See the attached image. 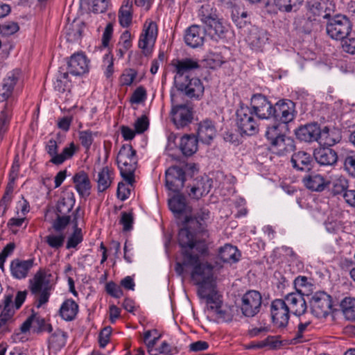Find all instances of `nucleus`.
Wrapping results in <instances>:
<instances>
[{"instance_id":"1","label":"nucleus","mask_w":355,"mask_h":355,"mask_svg":"<svg viewBox=\"0 0 355 355\" xmlns=\"http://www.w3.org/2000/svg\"><path fill=\"white\" fill-rule=\"evenodd\" d=\"M178 243L182 248V259L175 264L176 273L182 277L190 272L191 279L198 288L214 284V268L202 258L208 254V245L204 240H194L189 231H179Z\"/></svg>"},{"instance_id":"2","label":"nucleus","mask_w":355,"mask_h":355,"mask_svg":"<svg viewBox=\"0 0 355 355\" xmlns=\"http://www.w3.org/2000/svg\"><path fill=\"white\" fill-rule=\"evenodd\" d=\"M136 150L130 144L123 145L117 155L116 163L123 180L131 186L135 182V171L137 166Z\"/></svg>"},{"instance_id":"3","label":"nucleus","mask_w":355,"mask_h":355,"mask_svg":"<svg viewBox=\"0 0 355 355\" xmlns=\"http://www.w3.org/2000/svg\"><path fill=\"white\" fill-rule=\"evenodd\" d=\"M50 277L51 275H48L44 270H39L34 277L29 280V289L34 295L37 308L41 307L49 301L51 288Z\"/></svg>"},{"instance_id":"4","label":"nucleus","mask_w":355,"mask_h":355,"mask_svg":"<svg viewBox=\"0 0 355 355\" xmlns=\"http://www.w3.org/2000/svg\"><path fill=\"white\" fill-rule=\"evenodd\" d=\"M209 5L202 6L199 12L200 19L207 26L206 31L211 39L218 41L225 37L227 29L222 19H219L216 14L209 13Z\"/></svg>"},{"instance_id":"5","label":"nucleus","mask_w":355,"mask_h":355,"mask_svg":"<svg viewBox=\"0 0 355 355\" xmlns=\"http://www.w3.org/2000/svg\"><path fill=\"white\" fill-rule=\"evenodd\" d=\"M209 211L206 208H201L193 216H185V226L180 230L187 229L189 231L194 240H204L203 237L207 236L204 231L203 223L209 218Z\"/></svg>"},{"instance_id":"6","label":"nucleus","mask_w":355,"mask_h":355,"mask_svg":"<svg viewBox=\"0 0 355 355\" xmlns=\"http://www.w3.org/2000/svg\"><path fill=\"white\" fill-rule=\"evenodd\" d=\"M353 24L345 15H336L330 18L327 23V33L335 40H343L352 30Z\"/></svg>"},{"instance_id":"7","label":"nucleus","mask_w":355,"mask_h":355,"mask_svg":"<svg viewBox=\"0 0 355 355\" xmlns=\"http://www.w3.org/2000/svg\"><path fill=\"white\" fill-rule=\"evenodd\" d=\"M253 111L248 106L241 105L236 111V124L242 133L253 135L258 131V125Z\"/></svg>"},{"instance_id":"8","label":"nucleus","mask_w":355,"mask_h":355,"mask_svg":"<svg viewBox=\"0 0 355 355\" xmlns=\"http://www.w3.org/2000/svg\"><path fill=\"white\" fill-rule=\"evenodd\" d=\"M262 297L257 291H249L241 297L240 305L241 312L245 317H254L261 309Z\"/></svg>"},{"instance_id":"9","label":"nucleus","mask_w":355,"mask_h":355,"mask_svg":"<svg viewBox=\"0 0 355 355\" xmlns=\"http://www.w3.org/2000/svg\"><path fill=\"white\" fill-rule=\"evenodd\" d=\"M309 304L312 313L316 317L324 318L331 311V297L325 292H317L311 296Z\"/></svg>"},{"instance_id":"10","label":"nucleus","mask_w":355,"mask_h":355,"mask_svg":"<svg viewBox=\"0 0 355 355\" xmlns=\"http://www.w3.org/2000/svg\"><path fill=\"white\" fill-rule=\"evenodd\" d=\"M270 312L272 322L277 328L283 329L287 326L291 312L284 299L273 300L270 305Z\"/></svg>"},{"instance_id":"11","label":"nucleus","mask_w":355,"mask_h":355,"mask_svg":"<svg viewBox=\"0 0 355 355\" xmlns=\"http://www.w3.org/2000/svg\"><path fill=\"white\" fill-rule=\"evenodd\" d=\"M272 118L284 124L293 121L295 116V104L288 99H283L277 101L274 105Z\"/></svg>"},{"instance_id":"12","label":"nucleus","mask_w":355,"mask_h":355,"mask_svg":"<svg viewBox=\"0 0 355 355\" xmlns=\"http://www.w3.org/2000/svg\"><path fill=\"white\" fill-rule=\"evenodd\" d=\"M250 105L254 114L261 119H268L272 117L274 105L266 96L261 94H254L251 98Z\"/></svg>"},{"instance_id":"13","label":"nucleus","mask_w":355,"mask_h":355,"mask_svg":"<svg viewBox=\"0 0 355 355\" xmlns=\"http://www.w3.org/2000/svg\"><path fill=\"white\" fill-rule=\"evenodd\" d=\"M157 36V26L153 21H146L144 26L143 33L139 40V47L142 49L146 55L151 51Z\"/></svg>"},{"instance_id":"14","label":"nucleus","mask_w":355,"mask_h":355,"mask_svg":"<svg viewBox=\"0 0 355 355\" xmlns=\"http://www.w3.org/2000/svg\"><path fill=\"white\" fill-rule=\"evenodd\" d=\"M185 180L184 171L178 166H171L166 171V186L174 193L179 192L183 188Z\"/></svg>"},{"instance_id":"15","label":"nucleus","mask_w":355,"mask_h":355,"mask_svg":"<svg viewBox=\"0 0 355 355\" xmlns=\"http://www.w3.org/2000/svg\"><path fill=\"white\" fill-rule=\"evenodd\" d=\"M172 65L175 68V75L174 77L175 84L185 79V76L191 71L200 68L198 60L193 58H184L181 60H173Z\"/></svg>"},{"instance_id":"16","label":"nucleus","mask_w":355,"mask_h":355,"mask_svg":"<svg viewBox=\"0 0 355 355\" xmlns=\"http://www.w3.org/2000/svg\"><path fill=\"white\" fill-rule=\"evenodd\" d=\"M175 86L179 91L184 92L190 98H199L203 94L205 89L199 78H190L189 76H186L184 80L176 83Z\"/></svg>"},{"instance_id":"17","label":"nucleus","mask_w":355,"mask_h":355,"mask_svg":"<svg viewBox=\"0 0 355 355\" xmlns=\"http://www.w3.org/2000/svg\"><path fill=\"white\" fill-rule=\"evenodd\" d=\"M328 2L324 0L320 1H311L306 3V16L310 21H317L318 17H322L328 19L331 15V9L327 7Z\"/></svg>"},{"instance_id":"18","label":"nucleus","mask_w":355,"mask_h":355,"mask_svg":"<svg viewBox=\"0 0 355 355\" xmlns=\"http://www.w3.org/2000/svg\"><path fill=\"white\" fill-rule=\"evenodd\" d=\"M246 40L253 50L261 51L268 37L266 31L253 26L249 31Z\"/></svg>"},{"instance_id":"19","label":"nucleus","mask_w":355,"mask_h":355,"mask_svg":"<svg viewBox=\"0 0 355 355\" xmlns=\"http://www.w3.org/2000/svg\"><path fill=\"white\" fill-rule=\"evenodd\" d=\"M320 128L318 123H309L299 127L295 130L296 137L302 141H318Z\"/></svg>"},{"instance_id":"20","label":"nucleus","mask_w":355,"mask_h":355,"mask_svg":"<svg viewBox=\"0 0 355 355\" xmlns=\"http://www.w3.org/2000/svg\"><path fill=\"white\" fill-rule=\"evenodd\" d=\"M171 114L172 120L178 128L187 125L193 119L191 110L185 105H178L173 107Z\"/></svg>"},{"instance_id":"21","label":"nucleus","mask_w":355,"mask_h":355,"mask_svg":"<svg viewBox=\"0 0 355 355\" xmlns=\"http://www.w3.org/2000/svg\"><path fill=\"white\" fill-rule=\"evenodd\" d=\"M34 259L22 260L15 259L10 263V272L13 277L18 279L26 278L33 268Z\"/></svg>"},{"instance_id":"22","label":"nucleus","mask_w":355,"mask_h":355,"mask_svg":"<svg viewBox=\"0 0 355 355\" xmlns=\"http://www.w3.org/2000/svg\"><path fill=\"white\" fill-rule=\"evenodd\" d=\"M284 300L291 312L294 315H301L306 312L307 309L306 303L301 293H289L284 297Z\"/></svg>"},{"instance_id":"23","label":"nucleus","mask_w":355,"mask_h":355,"mask_svg":"<svg viewBox=\"0 0 355 355\" xmlns=\"http://www.w3.org/2000/svg\"><path fill=\"white\" fill-rule=\"evenodd\" d=\"M69 72L73 76H81L88 71V62L83 53H76L71 56L68 62Z\"/></svg>"},{"instance_id":"24","label":"nucleus","mask_w":355,"mask_h":355,"mask_svg":"<svg viewBox=\"0 0 355 355\" xmlns=\"http://www.w3.org/2000/svg\"><path fill=\"white\" fill-rule=\"evenodd\" d=\"M205 31L200 26L193 25L187 28L184 35L186 44L192 47L197 48L204 43Z\"/></svg>"},{"instance_id":"25","label":"nucleus","mask_w":355,"mask_h":355,"mask_svg":"<svg viewBox=\"0 0 355 355\" xmlns=\"http://www.w3.org/2000/svg\"><path fill=\"white\" fill-rule=\"evenodd\" d=\"M315 161L323 166H333L338 161L337 153L330 147H320L315 150Z\"/></svg>"},{"instance_id":"26","label":"nucleus","mask_w":355,"mask_h":355,"mask_svg":"<svg viewBox=\"0 0 355 355\" xmlns=\"http://www.w3.org/2000/svg\"><path fill=\"white\" fill-rule=\"evenodd\" d=\"M19 70L15 69L8 73L6 77L3 80L1 89H0L1 101H5L11 96L14 87L19 79Z\"/></svg>"},{"instance_id":"27","label":"nucleus","mask_w":355,"mask_h":355,"mask_svg":"<svg viewBox=\"0 0 355 355\" xmlns=\"http://www.w3.org/2000/svg\"><path fill=\"white\" fill-rule=\"evenodd\" d=\"M216 135V129L212 121L205 119L199 123L197 137L200 141L209 144Z\"/></svg>"},{"instance_id":"28","label":"nucleus","mask_w":355,"mask_h":355,"mask_svg":"<svg viewBox=\"0 0 355 355\" xmlns=\"http://www.w3.org/2000/svg\"><path fill=\"white\" fill-rule=\"evenodd\" d=\"M73 181L77 192L81 197L87 198L90 195L92 185L85 172L81 171L76 173L73 178Z\"/></svg>"},{"instance_id":"29","label":"nucleus","mask_w":355,"mask_h":355,"mask_svg":"<svg viewBox=\"0 0 355 355\" xmlns=\"http://www.w3.org/2000/svg\"><path fill=\"white\" fill-rule=\"evenodd\" d=\"M341 138L342 136L339 130L324 127L322 129H320L318 142L323 144L327 147H330L338 143L341 140Z\"/></svg>"},{"instance_id":"30","label":"nucleus","mask_w":355,"mask_h":355,"mask_svg":"<svg viewBox=\"0 0 355 355\" xmlns=\"http://www.w3.org/2000/svg\"><path fill=\"white\" fill-rule=\"evenodd\" d=\"M271 147L275 153L279 155H284L294 150V140L284 135L282 137H279L277 139L272 141Z\"/></svg>"},{"instance_id":"31","label":"nucleus","mask_w":355,"mask_h":355,"mask_svg":"<svg viewBox=\"0 0 355 355\" xmlns=\"http://www.w3.org/2000/svg\"><path fill=\"white\" fill-rule=\"evenodd\" d=\"M305 186L314 191H322L328 186L329 182L318 173H311L303 180Z\"/></svg>"},{"instance_id":"32","label":"nucleus","mask_w":355,"mask_h":355,"mask_svg":"<svg viewBox=\"0 0 355 355\" xmlns=\"http://www.w3.org/2000/svg\"><path fill=\"white\" fill-rule=\"evenodd\" d=\"M311 155L304 151L295 153L291 157L293 168L299 171H309L311 167Z\"/></svg>"},{"instance_id":"33","label":"nucleus","mask_w":355,"mask_h":355,"mask_svg":"<svg viewBox=\"0 0 355 355\" xmlns=\"http://www.w3.org/2000/svg\"><path fill=\"white\" fill-rule=\"evenodd\" d=\"M198 293L201 298L206 300L208 311L210 312L211 305H220L219 295L215 290L214 284L210 286L198 288Z\"/></svg>"},{"instance_id":"34","label":"nucleus","mask_w":355,"mask_h":355,"mask_svg":"<svg viewBox=\"0 0 355 355\" xmlns=\"http://www.w3.org/2000/svg\"><path fill=\"white\" fill-rule=\"evenodd\" d=\"M198 139L194 135H185L181 137L180 149L185 156H191L198 150Z\"/></svg>"},{"instance_id":"35","label":"nucleus","mask_w":355,"mask_h":355,"mask_svg":"<svg viewBox=\"0 0 355 355\" xmlns=\"http://www.w3.org/2000/svg\"><path fill=\"white\" fill-rule=\"evenodd\" d=\"M78 311V305L71 299L65 300L60 306L59 313L66 321L74 320Z\"/></svg>"},{"instance_id":"36","label":"nucleus","mask_w":355,"mask_h":355,"mask_svg":"<svg viewBox=\"0 0 355 355\" xmlns=\"http://www.w3.org/2000/svg\"><path fill=\"white\" fill-rule=\"evenodd\" d=\"M210 313L212 316H215L218 322H230L234 316L233 308L222 306L220 304L211 305Z\"/></svg>"},{"instance_id":"37","label":"nucleus","mask_w":355,"mask_h":355,"mask_svg":"<svg viewBox=\"0 0 355 355\" xmlns=\"http://www.w3.org/2000/svg\"><path fill=\"white\" fill-rule=\"evenodd\" d=\"M168 206L171 211L178 217L190 211V208L187 206L185 198L180 196H174L170 199Z\"/></svg>"},{"instance_id":"38","label":"nucleus","mask_w":355,"mask_h":355,"mask_svg":"<svg viewBox=\"0 0 355 355\" xmlns=\"http://www.w3.org/2000/svg\"><path fill=\"white\" fill-rule=\"evenodd\" d=\"M218 257L223 262L234 263L239 259L240 254L235 246L226 244L219 249Z\"/></svg>"},{"instance_id":"39","label":"nucleus","mask_w":355,"mask_h":355,"mask_svg":"<svg viewBox=\"0 0 355 355\" xmlns=\"http://www.w3.org/2000/svg\"><path fill=\"white\" fill-rule=\"evenodd\" d=\"M132 3L131 0H124L119 11V20L123 27H128L132 21Z\"/></svg>"},{"instance_id":"40","label":"nucleus","mask_w":355,"mask_h":355,"mask_svg":"<svg viewBox=\"0 0 355 355\" xmlns=\"http://www.w3.org/2000/svg\"><path fill=\"white\" fill-rule=\"evenodd\" d=\"M112 171L107 167H103L98 174V190L100 192L109 188L112 182Z\"/></svg>"},{"instance_id":"41","label":"nucleus","mask_w":355,"mask_h":355,"mask_svg":"<svg viewBox=\"0 0 355 355\" xmlns=\"http://www.w3.org/2000/svg\"><path fill=\"white\" fill-rule=\"evenodd\" d=\"M75 203L73 194H67L66 196L62 197L58 202L56 207L57 214L68 215L71 211Z\"/></svg>"},{"instance_id":"42","label":"nucleus","mask_w":355,"mask_h":355,"mask_svg":"<svg viewBox=\"0 0 355 355\" xmlns=\"http://www.w3.org/2000/svg\"><path fill=\"white\" fill-rule=\"evenodd\" d=\"M311 329L310 322H300L293 340H295V343H303L309 340Z\"/></svg>"},{"instance_id":"43","label":"nucleus","mask_w":355,"mask_h":355,"mask_svg":"<svg viewBox=\"0 0 355 355\" xmlns=\"http://www.w3.org/2000/svg\"><path fill=\"white\" fill-rule=\"evenodd\" d=\"M340 308L345 318L348 320H355V299L345 297L340 303Z\"/></svg>"},{"instance_id":"44","label":"nucleus","mask_w":355,"mask_h":355,"mask_svg":"<svg viewBox=\"0 0 355 355\" xmlns=\"http://www.w3.org/2000/svg\"><path fill=\"white\" fill-rule=\"evenodd\" d=\"M286 124L279 121H275L272 125L268 126L266 137L270 141V144L272 141L277 139V138L284 135L282 132V130L286 128Z\"/></svg>"},{"instance_id":"45","label":"nucleus","mask_w":355,"mask_h":355,"mask_svg":"<svg viewBox=\"0 0 355 355\" xmlns=\"http://www.w3.org/2000/svg\"><path fill=\"white\" fill-rule=\"evenodd\" d=\"M325 230L330 234H338L344 232V225L342 221L331 215L324 222Z\"/></svg>"},{"instance_id":"46","label":"nucleus","mask_w":355,"mask_h":355,"mask_svg":"<svg viewBox=\"0 0 355 355\" xmlns=\"http://www.w3.org/2000/svg\"><path fill=\"white\" fill-rule=\"evenodd\" d=\"M77 149L74 143L71 142L69 146L65 147L62 150L61 153L58 154V156L55 157L53 159H50V162L55 165H60L65 160L71 159L77 151Z\"/></svg>"},{"instance_id":"47","label":"nucleus","mask_w":355,"mask_h":355,"mask_svg":"<svg viewBox=\"0 0 355 355\" xmlns=\"http://www.w3.org/2000/svg\"><path fill=\"white\" fill-rule=\"evenodd\" d=\"M348 180L344 176H338L332 182L331 193L336 195L343 196L344 193L348 191Z\"/></svg>"},{"instance_id":"48","label":"nucleus","mask_w":355,"mask_h":355,"mask_svg":"<svg viewBox=\"0 0 355 355\" xmlns=\"http://www.w3.org/2000/svg\"><path fill=\"white\" fill-rule=\"evenodd\" d=\"M67 334L60 329H57L49 338V343L52 347L60 349L65 346Z\"/></svg>"},{"instance_id":"49","label":"nucleus","mask_w":355,"mask_h":355,"mask_svg":"<svg viewBox=\"0 0 355 355\" xmlns=\"http://www.w3.org/2000/svg\"><path fill=\"white\" fill-rule=\"evenodd\" d=\"M98 136V132H93L90 130L80 131L78 133L79 140L81 145L87 150H89L94 137Z\"/></svg>"},{"instance_id":"50","label":"nucleus","mask_w":355,"mask_h":355,"mask_svg":"<svg viewBox=\"0 0 355 355\" xmlns=\"http://www.w3.org/2000/svg\"><path fill=\"white\" fill-rule=\"evenodd\" d=\"M302 0H273L274 5L279 10L286 12H291L301 4Z\"/></svg>"},{"instance_id":"51","label":"nucleus","mask_w":355,"mask_h":355,"mask_svg":"<svg viewBox=\"0 0 355 355\" xmlns=\"http://www.w3.org/2000/svg\"><path fill=\"white\" fill-rule=\"evenodd\" d=\"M65 239V236L62 233L58 234H50L45 236L44 241L49 245V247L55 250L60 248L63 245Z\"/></svg>"},{"instance_id":"52","label":"nucleus","mask_w":355,"mask_h":355,"mask_svg":"<svg viewBox=\"0 0 355 355\" xmlns=\"http://www.w3.org/2000/svg\"><path fill=\"white\" fill-rule=\"evenodd\" d=\"M74 231L73 234L69 237L67 242V249L75 248L79 243L83 241L82 230L78 227V223L74 225Z\"/></svg>"},{"instance_id":"53","label":"nucleus","mask_w":355,"mask_h":355,"mask_svg":"<svg viewBox=\"0 0 355 355\" xmlns=\"http://www.w3.org/2000/svg\"><path fill=\"white\" fill-rule=\"evenodd\" d=\"M67 40L69 42H76L81 37V28L79 24H71L65 30Z\"/></svg>"},{"instance_id":"54","label":"nucleus","mask_w":355,"mask_h":355,"mask_svg":"<svg viewBox=\"0 0 355 355\" xmlns=\"http://www.w3.org/2000/svg\"><path fill=\"white\" fill-rule=\"evenodd\" d=\"M10 110L7 105L0 113V135L4 134L9 125Z\"/></svg>"},{"instance_id":"55","label":"nucleus","mask_w":355,"mask_h":355,"mask_svg":"<svg viewBox=\"0 0 355 355\" xmlns=\"http://www.w3.org/2000/svg\"><path fill=\"white\" fill-rule=\"evenodd\" d=\"M344 168L349 175L355 178V153L346 155L344 159Z\"/></svg>"},{"instance_id":"56","label":"nucleus","mask_w":355,"mask_h":355,"mask_svg":"<svg viewBox=\"0 0 355 355\" xmlns=\"http://www.w3.org/2000/svg\"><path fill=\"white\" fill-rule=\"evenodd\" d=\"M137 73L132 69H128L124 71L120 77V83L122 85L130 86L135 79Z\"/></svg>"},{"instance_id":"57","label":"nucleus","mask_w":355,"mask_h":355,"mask_svg":"<svg viewBox=\"0 0 355 355\" xmlns=\"http://www.w3.org/2000/svg\"><path fill=\"white\" fill-rule=\"evenodd\" d=\"M105 291L110 295L115 298H120L123 295L121 286L117 285L113 282H110L106 284Z\"/></svg>"},{"instance_id":"58","label":"nucleus","mask_w":355,"mask_h":355,"mask_svg":"<svg viewBox=\"0 0 355 355\" xmlns=\"http://www.w3.org/2000/svg\"><path fill=\"white\" fill-rule=\"evenodd\" d=\"M70 216L57 214V218L54 220L53 227L57 232L64 230L70 221Z\"/></svg>"},{"instance_id":"59","label":"nucleus","mask_w":355,"mask_h":355,"mask_svg":"<svg viewBox=\"0 0 355 355\" xmlns=\"http://www.w3.org/2000/svg\"><path fill=\"white\" fill-rule=\"evenodd\" d=\"M35 331H48L51 332L53 330L52 326L46 323L44 318L35 314Z\"/></svg>"},{"instance_id":"60","label":"nucleus","mask_w":355,"mask_h":355,"mask_svg":"<svg viewBox=\"0 0 355 355\" xmlns=\"http://www.w3.org/2000/svg\"><path fill=\"white\" fill-rule=\"evenodd\" d=\"M12 315V310H3L0 314V332L6 333L8 331V322L11 319Z\"/></svg>"},{"instance_id":"61","label":"nucleus","mask_w":355,"mask_h":355,"mask_svg":"<svg viewBox=\"0 0 355 355\" xmlns=\"http://www.w3.org/2000/svg\"><path fill=\"white\" fill-rule=\"evenodd\" d=\"M146 98V91L143 87H137L132 93L130 102L131 103L139 104L143 103Z\"/></svg>"},{"instance_id":"62","label":"nucleus","mask_w":355,"mask_h":355,"mask_svg":"<svg viewBox=\"0 0 355 355\" xmlns=\"http://www.w3.org/2000/svg\"><path fill=\"white\" fill-rule=\"evenodd\" d=\"M91 10L94 13L105 12L109 4V0H91Z\"/></svg>"},{"instance_id":"63","label":"nucleus","mask_w":355,"mask_h":355,"mask_svg":"<svg viewBox=\"0 0 355 355\" xmlns=\"http://www.w3.org/2000/svg\"><path fill=\"white\" fill-rule=\"evenodd\" d=\"M19 28V27L17 23L8 21L0 25V33L3 35H10L17 32Z\"/></svg>"},{"instance_id":"64","label":"nucleus","mask_w":355,"mask_h":355,"mask_svg":"<svg viewBox=\"0 0 355 355\" xmlns=\"http://www.w3.org/2000/svg\"><path fill=\"white\" fill-rule=\"evenodd\" d=\"M149 125V121L146 115L139 117L134 123L135 132L138 134L145 132Z\"/></svg>"}]
</instances>
